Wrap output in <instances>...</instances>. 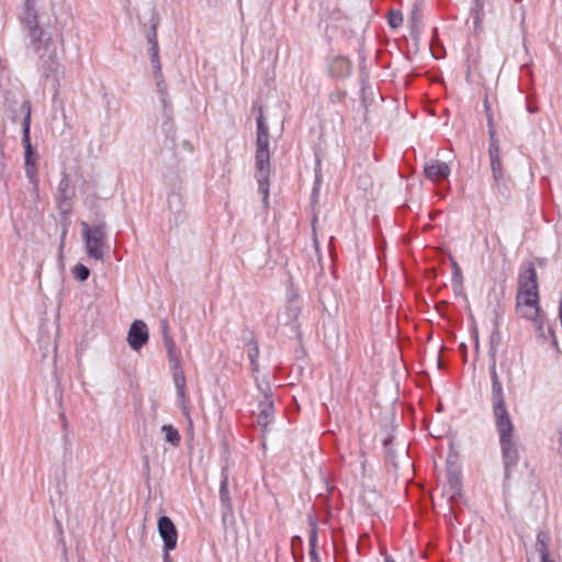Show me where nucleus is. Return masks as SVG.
<instances>
[{"mask_svg":"<svg viewBox=\"0 0 562 562\" xmlns=\"http://www.w3.org/2000/svg\"><path fill=\"white\" fill-rule=\"evenodd\" d=\"M26 37V52L37 57L36 69L40 74V83L49 85L54 97L58 94L63 66L57 55V47L53 40L50 27L43 22L24 26Z\"/></svg>","mask_w":562,"mask_h":562,"instance_id":"nucleus-1","label":"nucleus"},{"mask_svg":"<svg viewBox=\"0 0 562 562\" xmlns=\"http://www.w3.org/2000/svg\"><path fill=\"white\" fill-rule=\"evenodd\" d=\"M257 123V137H256V154H255V178L258 183V192L262 195V203L265 207L269 206V190H270V140L269 128L262 112L256 117Z\"/></svg>","mask_w":562,"mask_h":562,"instance_id":"nucleus-2","label":"nucleus"},{"mask_svg":"<svg viewBox=\"0 0 562 562\" xmlns=\"http://www.w3.org/2000/svg\"><path fill=\"white\" fill-rule=\"evenodd\" d=\"M488 157L494 181L493 187L498 194L508 199L510 196V181L503 168L499 142L491 117H488Z\"/></svg>","mask_w":562,"mask_h":562,"instance_id":"nucleus-3","label":"nucleus"},{"mask_svg":"<svg viewBox=\"0 0 562 562\" xmlns=\"http://www.w3.org/2000/svg\"><path fill=\"white\" fill-rule=\"evenodd\" d=\"M168 223L170 228L182 224L187 217L182 194V179L177 171L166 175Z\"/></svg>","mask_w":562,"mask_h":562,"instance_id":"nucleus-4","label":"nucleus"},{"mask_svg":"<svg viewBox=\"0 0 562 562\" xmlns=\"http://www.w3.org/2000/svg\"><path fill=\"white\" fill-rule=\"evenodd\" d=\"M495 426L499 436L505 480H509L513 470L518 465L520 459L517 443L513 439L514 424L512 420H507L495 423Z\"/></svg>","mask_w":562,"mask_h":562,"instance_id":"nucleus-5","label":"nucleus"},{"mask_svg":"<svg viewBox=\"0 0 562 562\" xmlns=\"http://www.w3.org/2000/svg\"><path fill=\"white\" fill-rule=\"evenodd\" d=\"M517 306L525 305L537 311L539 305L538 278L532 262L519 273Z\"/></svg>","mask_w":562,"mask_h":562,"instance_id":"nucleus-6","label":"nucleus"},{"mask_svg":"<svg viewBox=\"0 0 562 562\" xmlns=\"http://www.w3.org/2000/svg\"><path fill=\"white\" fill-rule=\"evenodd\" d=\"M495 349H491V363L488 366V373L492 383V392H491V401H492V409L493 416L495 418V423L512 420L508 409L505 404V395L503 390V384L499 380L497 369H496V356Z\"/></svg>","mask_w":562,"mask_h":562,"instance_id":"nucleus-7","label":"nucleus"},{"mask_svg":"<svg viewBox=\"0 0 562 562\" xmlns=\"http://www.w3.org/2000/svg\"><path fill=\"white\" fill-rule=\"evenodd\" d=\"M81 226L87 255L95 260H101L103 258V247L106 237L105 222L100 221L94 225L82 222Z\"/></svg>","mask_w":562,"mask_h":562,"instance_id":"nucleus-8","label":"nucleus"},{"mask_svg":"<svg viewBox=\"0 0 562 562\" xmlns=\"http://www.w3.org/2000/svg\"><path fill=\"white\" fill-rule=\"evenodd\" d=\"M22 145L24 148V168L25 175L31 183L35 187L38 183L36 161L38 154L36 148L31 142V127H30V113L25 117V122L22 124Z\"/></svg>","mask_w":562,"mask_h":562,"instance_id":"nucleus-9","label":"nucleus"},{"mask_svg":"<svg viewBox=\"0 0 562 562\" xmlns=\"http://www.w3.org/2000/svg\"><path fill=\"white\" fill-rule=\"evenodd\" d=\"M3 106L12 122H16L20 119H22V123L25 122L27 112L30 113V121L32 120L30 100L19 101L14 92L5 91Z\"/></svg>","mask_w":562,"mask_h":562,"instance_id":"nucleus-10","label":"nucleus"},{"mask_svg":"<svg viewBox=\"0 0 562 562\" xmlns=\"http://www.w3.org/2000/svg\"><path fill=\"white\" fill-rule=\"evenodd\" d=\"M529 318L535 327L537 340L540 344H544L547 340H550L551 346L558 348L555 330L552 325L547 324L546 317L541 312V307H537V311H533Z\"/></svg>","mask_w":562,"mask_h":562,"instance_id":"nucleus-11","label":"nucleus"},{"mask_svg":"<svg viewBox=\"0 0 562 562\" xmlns=\"http://www.w3.org/2000/svg\"><path fill=\"white\" fill-rule=\"evenodd\" d=\"M172 371V379L177 391L178 401L184 405L186 402V376L181 366L179 352L167 353ZM186 408V406H183Z\"/></svg>","mask_w":562,"mask_h":562,"instance_id":"nucleus-12","label":"nucleus"},{"mask_svg":"<svg viewBox=\"0 0 562 562\" xmlns=\"http://www.w3.org/2000/svg\"><path fill=\"white\" fill-rule=\"evenodd\" d=\"M127 344L134 351H139L149 340L147 324L142 319H135L128 329Z\"/></svg>","mask_w":562,"mask_h":562,"instance_id":"nucleus-13","label":"nucleus"},{"mask_svg":"<svg viewBox=\"0 0 562 562\" xmlns=\"http://www.w3.org/2000/svg\"><path fill=\"white\" fill-rule=\"evenodd\" d=\"M74 196L75 190L71 186L69 176L67 173H63L56 193V205L58 211H63L64 213H71V200Z\"/></svg>","mask_w":562,"mask_h":562,"instance_id":"nucleus-14","label":"nucleus"},{"mask_svg":"<svg viewBox=\"0 0 562 562\" xmlns=\"http://www.w3.org/2000/svg\"><path fill=\"white\" fill-rule=\"evenodd\" d=\"M158 533L162 540V547L177 548L178 543V530L172 519L162 515L157 521Z\"/></svg>","mask_w":562,"mask_h":562,"instance_id":"nucleus-15","label":"nucleus"},{"mask_svg":"<svg viewBox=\"0 0 562 562\" xmlns=\"http://www.w3.org/2000/svg\"><path fill=\"white\" fill-rule=\"evenodd\" d=\"M450 172L451 169L449 165L438 159H431L424 166L425 177L432 182H439L441 180L448 179Z\"/></svg>","mask_w":562,"mask_h":562,"instance_id":"nucleus-16","label":"nucleus"},{"mask_svg":"<svg viewBox=\"0 0 562 562\" xmlns=\"http://www.w3.org/2000/svg\"><path fill=\"white\" fill-rule=\"evenodd\" d=\"M218 496H220L223 519H225L226 516L233 514V505H232V499H231V495H229V491H228V474H227L226 468H223L222 472H221Z\"/></svg>","mask_w":562,"mask_h":562,"instance_id":"nucleus-17","label":"nucleus"},{"mask_svg":"<svg viewBox=\"0 0 562 562\" xmlns=\"http://www.w3.org/2000/svg\"><path fill=\"white\" fill-rule=\"evenodd\" d=\"M307 521L310 526V532H308V555H310V562H322L318 551H317V544H318V520L316 516L313 514H310L307 516Z\"/></svg>","mask_w":562,"mask_h":562,"instance_id":"nucleus-18","label":"nucleus"},{"mask_svg":"<svg viewBox=\"0 0 562 562\" xmlns=\"http://www.w3.org/2000/svg\"><path fill=\"white\" fill-rule=\"evenodd\" d=\"M352 65L348 57L336 56L328 66V71L331 77L337 79H345L351 75Z\"/></svg>","mask_w":562,"mask_h":562,"instance_id":"nucleus-19","label":"nucleus"},{"mask_svg":"<svg viewBox=\"0 0 562 562\" xmlns=\"http://www.w3.org/2000/svg\"><path fill=\"white\" fill-rule=\"evenodd\" d=\"M259 414L257 423L262 431H267L269 425L274 420V402L273 400L260 401L258 404Z\"/></svg>","mask_w":562,"mask_h":562,"instance_id":"nucleus-20","label":"nucleus"},{"mask_svg":"<svg viewBox=\"0 0 562 562\" xmlns=\"http://www.w3.org/2000/svg\"><path fill=\"white\" fill-rule=\"evenodd\" d=\"M154 78L156 80V93L161 103L162 112H167L169 109H172V104L169 99L168 87L164 79V74L161 72L160 76L154 75Z\"/></svg>","mask_w":562,"mask_h":562,"instance_id":"nucleus-21","label":"nucleus"},{"mask_svg":"<svg viewBox=\"0 0 562 562\" xmlns=\"http://www.w3.org/2000/svg\"><path fill=\"white\" fill-rule=\"evenodd\" d=\"M36 1L35 0H25L23 13L20 16L22 26H27L34 23L42 22L37 11L35 9Z\"/></svg>","mask_w":562,"mask_h":562,"instance_id":"nucleus-22","label":"nucleus"},{"mask_svg":"<svg viewBox=\"0 0 562 562\" xmlns=\"http://www.w3.org/2000/svg\"><path fill=\"white\" fill-rule=\"evenodd\" d=\"M484 7L485 0H472L470 14L473 19V27L475 32H480L482 30L483 19L485 15Z\"/></svg>","mask_w":562,"mask_h":562,"instance_id":"nucleus-23","label":"nucleus"},{"mask_svg":"<svg viewBox=\"0 0 562 562\" xmlns=\"http://www.w3.org/2000/svg\"><path fill=\"white\" fill-rule=\"evenodd\" d=\"M164 122L161 124V130L167 138H170L172 143H175L176 137V126L172 117V109H169L167 112H162Z\"/></svg>","mask_w":562,"mask_h":562,"instance_id":"nucleus-24","label":"nucleus"},{"mask_svg":"<svg viewBox=\"0 0 562 562\" xmlns=\"http://www.w3.org/2000/svg\"><path fill=\"white\" fill-rule=\"evenodd\" d=\"M161 431L165 434L166 441L172 447H178L181 442V436L176 427L172 425H162Z\"/></svg>","mask_w":562,"mask_h":562,"instance_id":"nucleus-25","label":"nucleus"},{"mask_svg":"<svg viewBox=\"0 0 562 562\" xmlns=\"http://www.w3.org/2000/svg\"><path fill=\"white\" fill-rule=\"evenodd\" d=\"M59 213V225H60V244H59V250L63 251L65 246V238L68 233V228L70 225V213H64L63 211H58Z\"/></svg>","mask_w":562,"mask_h":562,"instance_id":"nucleus-26","label":"nucleus"},{"mask_svg":"<svg viewBox=\"0 0 562 562\" xmlns=\"http://www.w3.org/2000/svg\"><path fill=\"white\" fill-rule=\"evenodd\" d=\"M150 64L153 66V74L159 75L162 72L161 63L159 57V45L149 46Z\"/></svg>","mask_w":562,"mask_h":562,"instance_id":"nucleus-27","label":"nucleus"},{"mask_svg":"<svg viewBox=\"0 0 562 562\" xmlns=\"http://www.w3.org/2000/svg\"><path fill=\"white\" fill-rule=\"evenodd\" d=\"M448 484L452 492V494L450 495L451 498L457 495H460L461 488H462V481H461V476L459 473L449 472L448 473Z\"/></svg>","mask_w":562,"mask_h":562,"instance_id":"nucleus-28","label":"nucleus"},{"mask_svg":"<svg viewBox=\"0 0 562 562\" xmlns=\"http://www.w3.org/2000/svg\"><path fill=\"white\" fill-rule=\"evenodd\" d=\"M537 546L540 557L550 555L549 551V535L542 530L537 533Z\"/></svg>","mask_w":562,"mask_h":562,"instance_id":"nucleus-29","label":"nucleus"},{"mask_svg":"<svg viewBox=\"0 0 562 562\" xmlns=\"http://www.w3.org/2000/svg\"><path fill=\"white\" fill-rule=\"evenodd\" d=\"M256 387L263 395L262 401L273 400L272 390L270 386V382L267 379L259 380L258 376H255Z\"/></svg>","mask_w":562,"mask_h":562,"instance_id":"nucleus-30","label":"nucleus"},{"mask_svg":"<svg viewBox=\"0 0 562 562\" xmlns=\"http://www.w3.org/2000/svg\"><path fill=\"white\" fill-rule=\"evenodd\" d=\"M72 274L76 280L85 282L90 277V269L86 265L79 262L74 266Z\"/></svg>","mask_w":562,"mask_h":562,"instance_id":"nucleus-31","label":"nucleus"},{"mask_svg":"<svg viewBox=\"0 0 562 562\" xmlns=\"http://www.w3.org/2000/svg\"><path fill=\"white\" fill-rule=\"evenodd\" d=\"M321 183H322V173H321V159H316V166H315V179L314 184L312 189V199L316 200L321 190Z\"/></svg>","mask_w":562,"mask_h":562,"instance_id":"nucleus-32","label":"nucleus"},{"mask_svg":"<svg viewBox=\"0 0 562 562\" xmlns=\"http://www.w3.org/2000/svg\"><path fill=\"white\" fill-rule=\"evenodd\" d=\"M150 22H151L150 27H149V30H148V32L146 34L147 43H148L149 46L158 44V40H157L158 20L156 19V14L155 13H153Z\"/></svg>","mask_w":562,"mask_h":562,"instance_id":"nucleus-33","label":"nucleus"},{"mask_svg":"<svg viewBox=\"0 0 562 562\" xmlns=\"http://www.w3.org/2000/svg\"><path fill=\"white\" fill-rule=\"evenodd\" d=\"M387 23L391 29H397L403 23V14L398 10H391L387 13Z\"/></svg>","mask_w":562,"mask_h":562,"instance_id":"nucleus-34","label":"nucleus"},{"mask_svg":"<svg viewBox=\"0 0 562 562\" xmlns=\"http://www.w3.org/2000/svg\"><path fill=\"white\" fill-rule=\"evenodd\" d=\"M286 315L289 319H296L301 313L300 302H286Z\"/></svg>","mask_w":562,"mask_h":562,"instance_id":"nucleus-35","label":"nucleus"},{"mask_svg":"<svg viewBox=\"0 0 562 562\" xmlns=\"http://www.w3.org/2000/svg\"><path fill=\"white\" fill-rule=\"evenodd\" d=\"M422 19H423L422 8H420V4L416 1L413 4V8H412V11L409 14V24L411 23H423Z\"/></svg>","mask_w":562,"mask_h":562,"instance_id":"nucleus-36","label":"nucleus"},{"mask_svg":"<svg viewBox=\"0 0 562 562\" xmlns=\"http://www.w3.org/2000/svg\"><path fill=\"white\" fill-rule=\"evenodd\" d=\"M239 339L241 342H244L245 346L257 340L254 330L250 329L249 327H245L244 329H241Z\"/></svg>","mask_w":562,"mask_h":562,"instance_id":"nucleus-37","label":"nucleus"},{"mask_svg":"<svg viewBox=\"0 0 562 562\" xmlns=\"http://www.w3.org/2000/svg\"><path fill=\"white\" fill-rule=\"evenodd\" d=\"M247 347H248V351H247L248 360H255V358H259L260 350H259L258 340L247 345Z\"/></svg>","mask_w":562,"mask_h":562,"instance_id":"nucleus-38","label":"nucleus"},{"mask_svg":"<svg viewBox=\"0 0 562 562\" xmlns=\"http://www.w3.org/2000/svg\"><path fill=\"white\" fill-rule=\"evenodd\" d=\"M286 302H300L299 292L293 284H290L286 289Z\"/></svg>","mask_w":562,"mask_h":562,"instance_id":"nucleus-39","label":"nucleus"},{"mask_svg":"<svg viewBox=\"0 0 562 562\" xmlns=\"http://www.w3.org/2000/svg\"><path fill=\"white\" fill-rule=\"evenodd\" d=\"M162 340L172 337L170 334L169 323L166 318L160 321L159 324Z\"/></svg>","mask_w":562,"mask_h":562,"instance_id":"nucleus-40","label":"nucleus"},{"mask_svg":"<svg viewBox=\"0 0 562 562\" xmlns=\"http://www.w3.org/2000/svg\"><path fill=\"white\" fill-rule=\"evenodd\" d=\"M167 353L177 352V346L172 337L162 340Z\"/></svg>","mask_w":562,"mask_h":562,"instance_id":"nucleus-41","label":"nucleus"},{"mask_svg":"<svg viewBox=\"0 0 562 562\" xmlns=\"http://www.w3.org/2000/svg\"><path fill=\"white\" fill-rule=\"evenodd\" d=\"M423 23H411V36L414 40H418L422 32Z\"/></svg>","mask_w":562,"mask_h":562,"instance_id":"nucleus-42","label":"nucleus"},{"mask_svg":"<svg viewBox=\"0 0 562 562\" xmlns=\"http://www.w3.org/2000/svg\"><path fill=\"white\" fill-rule=\"evenodd\" d=\"M291 551H292V557H293L294 562H303L304 561L303 549L291 548Z\"/></svg>","mask_w":562,"mask_h":562,"instance_id":"nucleus-43","label":"nucleus"},{"mask_svg":"<svg viewBox=\"0 0 562 562\" xmlns=\"http://www.w3.org/2000/svg\"><path fill=\"white\" fill-rule=\"evenodd\" d=\"M291 548L303 549V539L301 536L295 535L291 538Z\"/></svg>","mask_w":562,"mask_h":562,"instance_id":"nucleus-44","label":"nucleus"},{"mask_svg":"<svg viewBox=\"0 0 562 562\" xmlns=\"http://www.w3.org/2000/svg\"><path fill=\"white\" fill-rule=\"evenodd\" d=\"M176 548H168V547H162V562H172V559H171V555H170V552L172 550H175Z\"/></svg>","mask_w":562,"mask_h":562,"instance_id":"nucleus-45","label":"nucleus"},{"mask_svg":"<svg viewBox=\"0 0 562 562\" xmlns=\"http://www.w3.org/2000/svg\"><path fill=\"white\" fill-rule=\"evenodd\" d=\"M452 269H453L452 281L454 282L457 279H461L462 278L460 267L457 263V261H454V260L452 261Z\"/></svg>","mask_w":562,"mask_h":562,"instance_id":"nucleus-46","label":"nucleus"},{"mask_svg":"<svg viewBox=\"0 0 562 562\" xmlns=\"http://www.w3.org/2000/svg\"><path fill=\"white\" fill-rule=\"evenodd\" d=\"M249 362L251 373L256 376V374H258L260 370L259 358H255V360H249Z\"/></svg>","mask_w":562,"mask_h":562,"instance_id":"nucleus-47","label":"nucleus"},{"mask_svg":"<svg viewBox=\"0 0 562 562\" xmlns=\"http://www.w3.org/2000/svg\"><path fill=\"white\" fill-rule=\"evenodd\" d=\"M393 440H394L393 435H387V436L382 440V445L384 446V448H387L390 445H392Z\"/></svg>","mask_w":562,"mask_h":562,"instance_id":"nucleus-48","label":"nucleus"},{"mask_svg":"<svg viewBox=\"0 0 562 562\" xmlns=\"http://www.w3.org/2000/svg\"><path fill=\"white\" fill-rule=\"evenodd\" d=\"M558 452L562 456V429L559 430L558 437Z\"/></svg>","mask_w":562,"mask_h":562,"instance_id":"nucleus-49","label":"nucleus"},{"mask_svg":"<svg viewBox=\"0 0 562 562\" xmlns=\"http://www.w3.org/2000/svg\"><path fill=\"white\" fill-rule=\"evenodd\" d=\"M59 418H60V420H61L63 427L66 429V428H67V426H68V422H67V418H66V415H65V413H64V412H61V413L59 414Z\"/></svg>","mask_w":562,"mask_h":562,"instance_id":"nucleus-50","label":"nucleus"},{"mask_svg":"<svg viewBox=\"0 0 562 562\" xmlns=\"http://www.w3.org/2000/svg\"><path fill=\"white\" fill-rule=\"evenodd\" d=\"M541 562H554L550 555L540 557Z\"/></svg>","mask_w":562,"mask_h":562,"instance_id":"nucleus-51","label":"nucleus"},{"mask_svg":"<svg viewBox=\"0 0 562 562\" xmlns=\"http://www.w3.org/2000/svg\"><path fill=\"white\" fill-rule=\"evenodd\" d=\"M384 562H395V561H394V559L391 555L386 554L384 557Z\"/></svg>","mask_w":562,"mask_h":562,"instance_id":"nucleus-52","label":"nucleus"},{"mask_svg":"<svg viewBox=\"0 0 562 562\" xmlns=\"http://www.w3.org/2000/svg\"><path fill=\"white\" fill-rule=\"evenodd\" d=\"M183 146H184V148H188V149L192 148L190 142H184Z\"/></svg>","mask_w":562,"mask_h":562,"instance_id":"nucleus-53","label":"nucleus"},{"mask_svg":"<svg viewBox=\"0 0 562 562\" xmlns=\"http://www.w3.org/2000/svg\"><path fill=\"white\" fill-rule=\"evenodd\" d=\"M527 110H528V112H530V113H533V112L536 111V109H533L531 105H528V106H527Z\"/></svg>","mask_w":562,"mask_h":562,"instance_id":"nucleus-54","label":"nucleus"},{"mask_svg":"<svg viewBox=\"0 0 562 562\" xmlns=\"http://www.w3.org/2000/svg\"><path fill=\"white\" fill-rule=\"evenodd\" d=\"M57 527L59 528V530L61 531V524L59 521H57Z\"/></svg>","mask_w":562,"mask_h":562,"instance_id":"nucleus-55","label":"nucleus"}]
</instances>
